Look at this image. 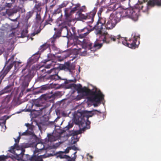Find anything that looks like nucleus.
Masks as SVG:
<instances>
[{
	"label": "nucleus",
	"mask_w": 161,
	"mask_h": 161,
	"mask_svg": "<svg viewBox=\"0 0 161 161\" xmlns=\"http://www.w3.org/2000/svg\"><path fill=\"white\" fill-rule=\"evenodd\" d=\"M101 113V112L97 110L91 111H84L82 113H80L79 115H76L74 117V121L75 123L78 125L80 128L78 130H72L69 132L67 135V136H75L80 134L82 131L84 132L86 130L90 128L91 122L88 120L89 117H92L94 115Z\"/></svg>",
	"instance_id": "f257e3e1"
},
{
	"label": "nucleus",
	"mask_w": 161,
	"mask_h": 161,
	"mask_svg": "<svg viewBox=\"0 0 161 161\" xmlns=\"http://www.w3.org/2000/svg\"><path fill=\"white\" fill-rule=\"evenodd\" d=\"M70 87H74L78 93H83L85 95L89 96L87 97L89 101L96 103L93 104L94 107H97V103H100L104 99V95L100 90L92 91L86 87H82L80 84H73L70 85Z\"/></svg>",
	"instance_id": "f03ea898"
},
{
	"label": "nucleus",
	"mask_w": 161,
	"mask_h": 161,
	"mask_svg": "<svg viewBox=\"0 0 161 161\" xmlns=\"http://www.w3.org/2000/svg\"><path fill=\"white\" fill-rule=\"evenodd\" d=\"M132 12V14H133V10H123L122 11L119 12H116L115 14H111L110 17H112V19L115 21L116 23L119 22L121 18H123L124 17H125L128 15H131L130 14Z\"/></svg>",
	"instance_id": "7ed1b4c3"
},
{
	"label": "nucleus",
	"mask_w": 161,
	"mask_h": 161,
	"mask_svg": "<svg viewBox=\"0 0 161 161\" xmlns=\"http://www.w3.org/2000/svg\"><path fill=\"white\" fill-rule=\"evenodd\" d=\"M54 30L55 31L58 30V31H57L56 33L55 32V34L51 38V40L58 39L60 37L62 31L66 33V35L64 36L63 37H66L68 35V32L67 27L64 23L59 25L58 28H54Z\"/></svg>",
	"instance_id": "20e7f679"
},
{
	"label": "nucleus",
	"mask_w": 161,
	"mask_h": 161,
	"mask_svg": "<svg viewBox=\"0 0 161 161\" xmlns=\"http://www.w3.org/2000/svg\"><path fill=\"white\" fill-rule=\"evenodd\" d=\"M103 26H104L103 24L101 22H99L98 21L97 22V24L95 25L92 29H93V30L94 29L98 30V34L99 36H101L103 37V38H102L103 39L102 40H106V39L105 37L106 35L108 34V33L106 32L104 33L103 34V32L101 31V30L103 29Z\"/></svg>",
	"instance_id": "39448f33"
},
{
	"label": "nucleus",
	"mask_w": 161,
	"mask_h": 161,
	"mask_svg": "<svg viewBox=\"0 0 161 161\" xmlns=\"http://www.w3.org/2000/svg\"><path fill=\"white\" fill-rule=\"evenodd\" d=\"M29 67V66L26 65L25 67L22 69L21 72L22 75L20 77L21 79H24L28 81L31 79V71Z\"/></svg>",
	"instance_id": "423d86ee"
},
{
	"label": "nucleus",
	"mask_w": 161,
	"mask_h": 161,
	"mask_svg": "<svg viewBox=\"0 0 161 161\" xmlns=\"http://www.w3.org/2000/svg\"><path fill=\"white\" fill-rule=\"evenodd\" d=\"M47 57L48 59L47 60H44V63L46 64L49 62H51V63L47 64V65L45 67V68L48 69L50 68L51 66L54 65L56 61L55 59L56 56L54 54H49L47 55Z\"/></svg>",
	"instance_id": "0eeeda50"
},
{
	"label": "nucleus",
	"mask_w": 161,
	"mask_h": 161,
	"mask_svg": "<svg viewBox=\"0 0 161 161\" xmlns=\"http://www.w3.org/2000/svg\"><path fill=\"white\" fill-rule=\"evenodd\" d=\"M61 67L62 69L71 72L72 70L75 69V66L73 63L68 61L62 65Z\"/></svg>",
	"instance_id": "6e6552de"
},
{
	"label": "nucleus",
	"mask_w": 161,
	"mask_h": 161,
	"mask_svg": "<svg viewBox=\"0 0 161 161\" xmlns=\"http://www.w3.org/2000/svg\"><path fill=\"white\" fill-rule=\"evenodd\" d=\"M73 125V122L70 121L68 122V125L66 127L64 128H61V127H59V128L57 129L56 131L60 136L61 134L66 132V131H68L69 129L72 128Z\"/></svg>",
	"instance_id": "1a4fd4ad"
},
{
	"label": "nucleus",
	"mask_w": 161,
	"mask_h": 161,
	"mask_svg": "<svg viewBox=\"0 0 161 161\" xmlns=\"http://www.w3.org/2000/svg\"><path fill=\"white\" fill-rule=\"evenodd\" d=\"M26 158L27 160L30 161H43V158H45L44 155L38 156L33 154L31 156L28 154H26Z\"/></svg>",
	"instance_id": "9d476101"
},
{
	"label": "nucleus",
	"mask_w": 161,
	"mask_h": 161,
	"mask_svg": "<svg viewBox=\"0 0 161 161\" xmlns=\"http://www.w3.org/2000/svg\"><path fill=\"white\" fill-rule=\"evenodd\" d=\"M117 24L114 20L112 17H110L107 23L105 22L104 27L107 29H113Z\"/></svg>",
	"instance_id": "9b49d317"
},
{
	"label": "nucleus",
	"mask_w": 161,
	"mask_h": 161,
	"mask_svg": "<svg viewBox=\"0 0 161 161\" xmlns=\"http://www.w3.org/2000/svg\"><path fill=\"white\" fill-rule=\"evenodd\" d=\"M15 1V0H6L5 2L4 1L2 2L0 10L5 9L6 8H11L12 4L14 3Z\"/></svg>",
	"instance_id": "f8f14e48"
},
{
	"label": "nucleus",
	"mask_w": 161,
	"mask_h": 161,
	"mask_svg": "<svg viewBox=\"0 0 161 161\" xmlns=\"http://www.w3.org/2000/svg\"><path fill=\"white\" fill-rule=\"evenodd\" d=\"M96 13V9L95 8L93 10L89 13L86 14V19H90V21L88 22L89 23H92L94 20V17Z\"/></svg>",
	"instance_id": "ddd939ff"
},
{
	"label": "nucleus",
	"mask_w": 161,
	"mask_h": 161,
	"mask_svg": "<svg viewBox=\"0 0 161 161\" xmlns=\"http://www.w3.org/2000/svg\"><path fill=\"white\" fill-rule=\"evenodd\" d=\"M21 12L22 13L25 12V9L19 7L17 8L9 10L7 12V14L9 16H12L16 14L17 12Z\"/></svg>",
	"instance_id": "4468645a"
},
{
	"label": "nucleus",
	"mask_w": 161,
	"mask_h": 161,
	"mask_svg": "<svg viewBox=\"0 0 161 161\" xmlns=\"http://www.w3.org/2000/svg\"><path fill=\"white\" fill-rule=\"evenodd\" d=\"M77 153V152H75L73 154H74V157L71 158L69 156L64 154V153H60L59 154L58 157H59L61 158H66L67 159H71V161H72L73 160H75L76 158V154Z\"/></svg>",
	"instance_id": "2eb2a0df"
},
{
	"label": "nucleus",
	"mask_w": 161,
	"mask_h": 161,
	"mask_svg": "<svg viewBox=\"0 0 161 161\" xmlns=\"http://www.w3.org/2000/svg\"><path fill=\"white\" fill-rule=\"evenodd\" d=\"M87 41H82V42H80L82 44V47L86 49L91 50L92 51V43L90 42H86Z\"/></svg>",
	"instance_id": "dca6fc26"
},
{
	"label": "nucleus",
	"mask_w": 161,
	"mask_h": 161,
	"mask_svg": "<svg viewBox=\"0 0 161 161\" xmlns=\"http://www.w3.org/2000/svg\"><path fill=\"white\" fill-rule=\"evenodd\" d=\"M123 44L130 48H135L136 46L135 41H132V42L129 43L128 41H121Z\"/></svg>",
	"instance_id": "f3484780"
},
{
	"label": "nucleus",
	"mask_w": 161,
	"mask_h": 161,
	"mask_svg": "<svg viewBox=\"0 0 161 161\" xmlns=\"http://www.w3.org/2000/svg\"><path fill=\"white\" fill-rule=\"evenodd\" d=\"M16 149L17 150H19L20 149V146L18 144L15 143L13 146H11L10 147V149L8 150V151L16 156V153L14 149Z\"/></svg>",
	"instance_id": "a211bd4d"
},
{
	"label": "nucleus",
	"mask_w": 161,
	"mask_h": 161,
	"mask_svg": "<svg viewBox=\"0 0 161 161\" xmlns=\"http://www.w3.org/2000/svg\"><path fill=\"white\" fill-rule=\"evenodd\" d=\"M68 3L69 2L68 1H64L59 6L58 8L54 11V13L56 14L59 13L61 11L60 9L66 6Z\"/></svg>",
	"instance_id": "6ab92c4d"
},
{
	"label": "nucleus",
	"mask_w": 161,
	"mask_h": 161,
	"mask_svg": "<svg viewBox=\"0 0 161 161\" xmlns=\"http://www.w3.org/2000/svg\"><path fill=\"white\" fill-rule=\"evenodd\" d=\"M2 31H9L11 30V27L10 25L7 23L3 24L0 28Z\"/></svg>",
	"instance_id": "aec40b11"
},
{
	"label": "nucleus",
	"mask_w": 161,
	"mask_h": 161,
	"mask_svg": "<svg viewBox=\"0 0 161 161\" xmlns=\"http://www.w3.org/2000/svg\"><path fill=\"white\" fill-rule=\"evenodd\" d=\"M110 38V39L112 40H115L116 39L121 40H126V37H122L120 35H119L116 36L111 35Z\"/></svg>",
	"instance_id": "412c9836"
},
{
	"label": "nucleus",
	"mask_w": 161,
	"mask_h": 161,
	"mask_svg": "<svg viewBox=\"0 0 161 161\" xmlns=\"http://www.w3.org/2000/svg\"><path fill=\"white\" fill-rule=\"evenodd\" d=\"M37 60L38 59L35 58L34 57H31L29 59L26 65L30 67L32 64L35 63Z\"/></svg>",
	"instance_id": "4be33fe9"
},
{
	"label": "nucleus",
	"mask_w": 161,
	"mask_h": 161,
	"mask_svg": "<svg viewBox=\"0 0 161 161\" xmlns=\"http://www.w3.org/2000/svg\"><path fill=\"white\" fill-rule=\"evenodd\" d=\"M60 77L58 75V74L48 76V80H56L59 79H60Z\"/></svg>",
	"instance_id": "5701e85b"
},
{
	"label": "nucleus",
	"mask_w": 161,
	"mask_h": 161,
	"mask_svg": "<svg viewBox=\"0 0 161 161\" xmlns=\"http://www.w3.org/2000/svg\"><path fill=\"white\" fill-rule=\"evenodd\" d=\"M102 46V43H99L95 42L93 46L92 47V51H95L97 49H98L101 48Z\"/></svg>",
	"instance_id": "b1692460"
},
{
	"label": "nucleus",
	"mask_w": 161,
	"mask_h": 161,
	"mask_svg": "<svg viewBox=\"0 0 161 161\" xmlns=\"http://www.w3.org/2000/svg\"><path fill=\"white\" fill-rule=\"evenodd\" d=\"M12 86L11 85H8L3 90H2L1 92V94L5 93H8L10 92L12 89Z\"/></svg>",
	"instance_id": "393cba45"
},
{
	"label": "nucleus",
	"mask_w": 161,
	"mask_h": 161,
	"mask_svg": "<svg viewBox=\"0 0 161 161\" xmlns=\"http://www.w3.org/2000/svg\"><path fill=\"white\" fill-rule=\"evenodd\" d=\"M42 3H39L35 5L34 8V10L36 13H40L41 10Z\"/></svg>",
	"instance_id": "a878e982"
},
{
	"label": "nucleus",
	"mask_w": 161,
	"mask_h": 161,
	"mask_svg": "<svg viewBox=\"0 0 161 161\" xmlns=\"http://www.w3.org/2000/svg\"><path fill=\"white\" fill-rule=\"evenodd\" d=\"M50 44H47V43L44 44L40 46V52H42L47 48L50 47Z\"/></svg>",
	"instance_id": "bb28decb"
},
{
	"label": "nucleus",
	"mask_w": 161,
	"mask_h": 161,
	"mask_svg": "<svg viewBox=\"0 0 161 161\" xmlns=\"http://www.w3.org/2000/svg\"><path fill=\"white\" fill-rule=\"evenodd\" d=\"M27 29V26L25 27V30H24L22 31L20 35L18 37L23 38L26 37L27 36V33H28Z\"/></svg>",
	"instance_id": "cd10ccee"
},
{
	"label": "nucleus",
	"mask_w": 161,
	"mask_h": 161,
	"mask_svg": "<svg viewBox=\"0 0 161 161\" xmlns=\"http://www.w3.org/2000/svg\"><path fill=\"white\" fill-rule=\"evenodd\" d=\"M93 31V29H88L86 27H85L83 29L78 30V33H83V32H86L89 33L90 32Z\"/></svg>",
	"instance_id": "c85d7f7f"
},
{
	"label": "nucleus",
	"mask_w": 161,
	"mask_h": 161,
	"mask_svg": "<svg viewBox=\"0 0 161 161\" xmlns=\"http://www.w3.org/2000/svg\"><path fill=\"white\" fill-rule=\"evenodd\" d=\"M21 150V152L19 154H16V156H18L20 157V158H23L24 155V153L25 151V150L24 148L21 147L20 146V149L19 150Z\"/></svg>",
	"instance_id": "c756f323"
},
{
	"label": "nucleus",
	"mask_w": 161,
	"mask_h": 161,
	"mask_svg": "<svg viewBox=\"0 0 161 161\" xmlns=\"http://www.w3.org/2000/svg\"><path fill=\"white\" fill-rule=\"evenodd\" d=\"M59 119V117H57L56 119L54 120V121H48V123L47 125L50 126L52 127H55L56 126V124L55 122H57V120H58Z\"/></svg>",
	"instance_id": "7c9ffc66"
},
{
	"label": "nucleus",
	"mask_w": 161,
	"mask_h": 161,
	"mask_svg": "<svg viewBox=\"0 0 161 161\" xmlns=\"http://www.w3.org/2000/svg\"><path fill=\"white\" fill-rule=\"evenodd\" d=\"M21 79L23 81L22 85V87L24 88L27 87L28 86L29 82H30L31 79H30L29 81L25 80L24 79Z\"/></svg>",
	"instance_id": "2f4dec72"
},
{
	"label": "nucleus",
	"mask_w": 161,
	"mask_h": 161,
	"mask_svg": "<svg viewBox=\"0 0 161 161\" xmlns=\"http://www.w3.org/2000/svg\"><path fill=\"white\" fill-rule=\"evenodd\" d=\"M83 33H78V37L82 39L84 38L89 34V33L86 32H83Z\"/></svg>",
	"instance_id": "473e14b6"
},
{
	"label": "nucleus",
	"mask_w": 161,
	"mask_h": 161,
	"mask_svg": "<svg viewBox=\"0 0 161 161\" xmlns=\"http://www.w3.org/2000/svg\"><path fill=\"white\" fill-rule=\"evenodd\" d=\"M61 95V92H55L50 97H52L54 99L56 97H60Z\"/></svg>",
	"instance_id": "72a5a7b5"
},
{
	"label": "nucleus",
	"mask_w": 161,
	"mask_h": 161,
	"mask_svg": "<svg viewBox=\"0 0 161 161\" xmlns=\"http://www.w3.org/2000/svg\"><path fill=\"white\" fill-rule=\"evenodd\" d=\"M38 80L40 82L45 81L48 80V76H40L38 77Z\"/></svg>",
	"instance_id": "f704fd0d"
},
{
	"label": "nucleus",
	"mask_w": 161,
	"mask_h": 161,
	"mask_svg": "<svg viewBox=\"0 0 161 161\" xmlns=\"http://www.w3.org/2000/svg\"><path fill=\"white\" fill-rule=\"evenodd\" d=\"M57 140L56 137L53 135H50L48 136V141L51 142L55 141Z\"/></svg>",
	"instance_id": "c9c22d12"
},
{
	"label": "nucleus",
	"mask_w": 161,
	"mask_h": 161,
	"mask_svg": "<svg viewBox=\"0 0 161 161\" xmlns=\"http://www.w3.org/2000/svg\"><path fill=\"white\" fill-rule=\"evenodd\" d=\"M77 15L79 18L81 19H86V15L82 14L79 11L77 12Z\"/></svg>",
	"instance_id": "e433bc0d"
},
{
	"label": "nucleus",
	"mask_w": 161,
	"mask_h": 161,
	"mask_svg": "<svg viewBox=\"0 0 161 161\" xmlns=\"http://www.w3.org/2000/svg\"><path fill=\"white\" fill-rule=\"evenodd\" d=\"M140 35L137 34L135 33H133L132 35V36L134 38L133 40H137L138 39H139L140 38Z\"/></svg>",
	"instance_id": "4c0bfd02"
},
{
	"label": "nucleus",
	"mask_w": 161,
	"mask_h": 161,
	"mask_svg": "<svg viewBox=\"0 0 161 161\" xmlns=\"http://www.w3.org/2000/svg\"><path fill=\"white\" fill-rule=\"evenodd\" d=\"M53 19L52 18L50 17V15H49L48 16V18L46 20L45 22V23L44 25H47L48 24H50V23L49 22H52L53 21Z\"/></svg>",
	"instance_id": "58836bf2"
},
{
	"label": "nucleus",
	"mask_w": 161,
	"mask_h": 161,
	"mask_svg": "<svg viewBox=\"0 0 161 161\" xmlns=\"http://www.w3.org/2000/svg\"><path fill=\"white\" fill-rule=\"evenodd\" d=\"M74 42V41H67V47H69L75 45V43Z\"/></svg>",
	"instance_id": "ea45409f"
},
{
	"label": "nucleus",
	"mask_w": 161,
	"mask_h": 161,
	"mask_svg": "<svg viewBox=\"0 0 161 161\" xmlns=\"http://www.w3.org/2000/svg\"><path fill=\"white\" fill-rule=\"evenodd\" d=\"M32 15V12L31 11H29L26 14V19L28 20L30 18Z\"/></svg>",
	"instance_id": "a19ab883"
},
{
	"label": "nucleus",
	"mask_w": 161,
	"mask_h": 161,
	"mask_svg": "<svg viewBox=\"0 0 161 161\" xmlns=\"http://www.w3.org/2000/svg\"><path fill=\"white\" fill-rule=\"evenodd\" d=\"M153 3L156 4L158 6H161V0H153Z\"/></svg>",
	"instance_id": "79ce46f5"
},
{
	"label": "nucleus",
	"mask_w": 161,
	"mask_h": 161,
	"mask_svg": "<svg viewBox=\"0 0 161 161\" xmlns=\"http://www.w3.org/2000/svg\"><path fill=\"white\" fill-rule=\"evenodd\" d=\"M36 105L37 107H39V109H38V108H37V110H36V111H42L43 110L45 109L46 108H47V107L45 106L44 107H40V106H39L37 104H36Z\"/></svg>",
	"instance_id": "37998d69"
},
{
	"label": "nucleus",
	"mask_w": 161,
	"mask_h": 161,
	"mask_svg": "<svg viewBox=\"0 0 161 161\" xmlns=\"http://www.w3.org/2000/svg\"><path fill=\"white\" fill-rule=\"evenodd\" d=\"M36 19L38 22L41 21V17L40 15V13H37L36 15Z\"/></svg>",
	"instance_id": "c03bdc74"
},
{
	"label": "nucleus",
	"mask_w": 161,
	"mask_h": 161,
	"mask_svg": "<svg viewBox=\"0 0 161 161\" xmlns=\"http://www.w3.org/2000/svg\"><path fill=\"white\" fill-rule=\"evenodd\" d=\"M10 101V97L9 96L6 97L4 100V102L6 103H8Z\"/></svg>",
	"instance_id": "a18cd8bd"
},
{
	"label": "nucleus",
	"mask_w": 161,
	"mask_h": 161,
	"mask_svg": "<svg viewBox=\"0 0 161 161\" xmlns=\"http://www.w3.org/2000/svg\"><path fill=\"white\" fill-rule=\"evenodd\" d=\"M8 158L7 156H5L4 155H2L0 156V161H4L5 160Z\"/></svg>",
	"instance_id": "49530a36"
},
{
	"label": "nucleus",
	"mask_w": 161,
	"mask_h": 161,
	"mask_svg": "<svg viewBox=\"0 0 161 161\" xmlns=\"http://www.w3.org/2000/svg\"><path fill=\"white\" fill-rule=\"evenodd\" d=\"M13 158L16 159L18 161H25V160L23 159V158H20V157L12 156Z\"/></svg>",
	"instance_id": "de8ad7c7"
},
{
	"label": "nucleus",
	"mask_w": 161,
	"mask_h": 161,
	"mask_svg": "<svg viewBox=\"0 0 161 161\" xmlns=\"http://www.w3.org/2000/svg\"><path fill=\"white\" fill-rule=\"evenodd\" d=\"M19 136H27L29 135V134L28 133V130H27L25 132H24L22 133H21L20 132H19Z\"/></svg>",
	"instance_id": "09e8293b"
},
{
	"label": "nucleus",
	"mask_w": 161,
	"mask_h": 161,
	"mask_svg": "<svg viewBox=\"0 0 161 161\" xmlns=\"http://www.w3.org/2000/svg\"><path fill=\"white\" fill-rule=\"evenodd\" d=\"M20 147L25 148L29 147H30L29 144L27 143H23Z\"/></svg>",
	"instance_id": "8fccbe9b"
},
{
	"label": "nucleus",
	"mask_w": 161,
	"mask_h": 161,
	"mask_svg": "<svg viewBox=\"0 0 161 161\" xmlns=\"http://www.w3.org/2000/svg\"><path fill=\"white\" fill-rule=\"evenodd\" d=\"M41 30L39 29H38L36 31H35L34 32L32 33L31 34V36H34L35 35L38 34V33H39L40 32Z\"/></svg>",
	"instance_id": "3c124183"
},
{
	"label": "nucleus",
	"mask_w": 161,
	"mask_h": 161,
	"mask_svg": "<svg viewBox=\"0 0 161 161\" xmlns=\"http://www.w3.org/2000/svg\"><path fill=\"white\" fill-rule=\"evenodd\" d=\"M69 147H70V150L72 149L75 151H76L78 150L77 148L75 145Z\"/></svg>",
	"instance_id": "603ef678"
},
{
	"label": "nucleus",
	"mask_w": 161,
	"mask_h": 161,
	"mask_svg": "<svg viewBox=\"0 0 161 161\" xmlns=\"http://www.w3.org/2000/svg\"><path fill=\"white\" fill-rule=\"evenodd\" d=\"M71 21H72V20L70 19L69 18V17H68L66 19V20L65 22V23H67V22H68V25H69V23L71 22Z\"/></svg>",
	"instance_id": "864d4df0"
},
{
	"label": "nucleus",
	"mask_w": 161,
	"mask_h": 161,
	"mask_svg": "<svg viewBox=\"0 0 161 161\" xmlns=\"http://www.w3.org/2000/svg\"><path fill=\"white\" fill-rule=\"evenodd\" d=\"M70 150V147H68L65 150V151L64 153H69Z\"/></svg>",
	"instance_id": "5fc2aeb1"
},
{
	"label": "nucleus",
	"mask_w": 161,
	"mask_h": 161,
	"mask_svg": "<svg viewBox=\"0 0 161 161\" xmlns=\"http://www.w3.org/2000/svg\"><path fill=\"white\" fill-rule=\"evenodd\" d=\"M79 4H78L77 5L76 7H75L73 8V9L71 10V12H74L77 10V8L78 7Z\"/></svg>",
	"instance_id": "6e6d98bb"
},
{
	"label": "nucleus",
	"mask_w": 161,
	"mask_h": 161,
	"mask_svg": "<svg viewBox=\"0 0 161 161\" xmlns=\"http://www.w3.org/2000/svg\"><path fill=\"white\" fill-rule=\"evenodd\" d=\"M20 139V137L19 136L17 139H15L14 141L15 142V143L18 144L17 143H18L19 142V139Z\"/></svg>",
	"instance_id": "4d7b16f0"
},
{
	"label": "nucleus",
	"mask_w": 161,
	"mask_h": 161,
	"mask_svg": "<svg viewBox=\"0 0 161 161\" xmlns=\"http://www.w3.org/2000/svg\"><path fill=\"white\" fill-rule=\"evenodd\" d=\"M81 55L82 56H85L86 54V51H84L83 52H80Z\"/></svg>",
	"instance_id": "13d9d810"
},
{
	"label": "nucleus",
	"mask_w": 161,
	"mask_h": 161,
	"mask_svg": "<svg viewBox=\"0 0 161 161\" xmlns=\"http://www.w3.org/2000/svg\"><path fill=\"white\" fill-rule=\"evenodd\" d=\"M62 115H63V116L64 117H66L67 115V114L64 112H63L62 113Z\"/></svg>",
	"instance_id": "bf43d9fd"
},
{
	"label": "nucleus",
	"mask_w": 161,
	"mask_h": 161,
	"mask_svg": "<svg viewBox=\"0 0 161 161\" xmlns=\"http://www.w3.org/2000/svg\"><path fill=\"white\" fill-rule=\"evenodd\" d=\"M120 2H123L125 1H126L127 3H129L130 2V0H118Z\"/></svg>",
	"instance_id": "052dcab7"
},
{
	"label": "nucleus",
	"mask_w": 161,
	"mask_h": 161,
	"mask_svg": "<svg viewBox=\"0 0 161 161\" xmlns=\"http://www.w3.org/2000/svg\"><path fill=\"white\" fill-rule=\"evenodd\" d=\"M24 2L25 1H33L34 2L36 3V0H22Z\"/></svg>",
	"instance_id": "680f3d73"
},
{
	"label": "nucleus",
	"mask_w": 161,
	"mask_h": 161,
	"mask_svg": "<svg viewBox=\"0 0 161 161\" xmlns=\"http://www.w3.org/2000/svg\"><path fill=\"white\" fill-rule=\"evenodd\" d=\"M53 70V69H50V70H48L47 71V73H48V74H50L52 73V71Z\"/></svg>",
	"instance_id": "e2e57ef3"
},
{
	"label": "nucleus",
	"mask_w": 161,
	"mask_h": 161,
	"mask_svg": "<svg viewBox=\"0 0 161 161\" xmlns=\"http://www.w3.org/2000/svg\"><path fill=\"white\" fill-rule=\"evenodd\" d=\"M5 123H6V121L5 120H4V121L2 124H0V125H2V126H3V125H5Z\"/></svg>",
	"instance_id": "0e129e2a"
},
{
	"label": "nucleus",
	"mask_w": 161,
	"mask_h": 161,
	"mask_svg": "<svg viewBox=\"0 0 161 161\" xmlns=\"http://www.w3.org/2000/svg\"><path fill=\"white\" fill-rule=\"evenodd\" d=\"M42 89L44 90H46L47 89V87H45H45H42Z\"/></svg>",
	"instance_id": "69168bd1"
},
{
	"label": "nucleus",
	"mask_w": 161,
	"mask_h": 161,
	"mask_svg": "<svg viewBox=\"0 0 161 161\" xmlns=\"http://www.w3.org/2000/svg\"><path fill=\"white\" fill-rule=\"evenodd\" d=\"M15 55H13L11 57V58L12 59H14V58Z\"/></svg>",
	"instance_id": "338daca9"
},
{
	"label": "nucleus",
	"mask_w": 161,
	"mask_h": 161,
	"mask_svg": "<svg viewBox=\"0 0 161 161\" xmlns=\"http://www.w3.org/2000/svg\"><path fill=\"white\" fill-rule=\"evenodd\" d=\"M104 43H108L109 42V41H103Z\"/></svg>",
	"instance_id": "774afa93"
}]
</instances>
